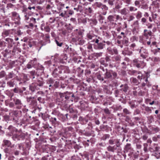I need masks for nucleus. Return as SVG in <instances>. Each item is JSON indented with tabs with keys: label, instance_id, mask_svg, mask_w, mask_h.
I'll use <instances>...</instances> for the list:
<instances>
[{
	"label": "nucleus",
	"instance_id": "obj_33",
	"mask_svg": "<svg viewBox=\"0 0 160 160\" xmlns=\"http://www.w3.org/2000/svg\"><path fill=\"white\" fill-rule=\"evenodd\" d=\"M134 8L132 7H130L129 8L130 10L131 11L134 10Z\"/></svg>",
	"mask_w": 160,
	"mask_h": 160
},
{
	"label": "nucleus",
	"instance_id": "obj_17",
	"mask_svg": "<svg viewBox=\"0 0 160 160\" xmlns=\"http://www.w3.org/2000/svg\"><path fill=\"white\" fill-rule=\"evenodd\" d=\"M123 111L126 114H129L130 113L128 110L126 108L124 109L123 110Z\"/></svg>",
	"mask_w": 160,
	"mask_h": 160
},
{
	"label": "nucleus",
	"instance_id": "obj_9",
	"mask_svg": "<svg viewBox=\"0 0 160 160\" xmlns=\"http://www.w3.org/2000/svg\"><path fill=\"white\" fill-rule=\"evenodd\" d=\"M112 75L111 72H107L105 74V78H111Z\"/></svg>",
	"mask_w": 160,
	"mask_h": 160
},
{
	"label": "nucleus",
	"instance_id": "obj_32",
	"mask_svg": "<svg viewBox=\"0 0 160 160\" xmlns=\"http://www.w3.org/2000/svg\"><path fill=\"white\" fill-rule=\"evenodd\" d=\"M139 4V2L138 1H136L135 2V4L136 6H137Z\"/></svg>",
	"mask_w": 160,
	"mask_h": 160
},
{
	"label": "nucleus",
	"instance_id": "obj_20",
	"mask_svg": "<svg viewBox=\"0 0 160 160\" xmlns=\"http://www.w3.org/2000/svg\"><path fill=\"white\" fill-rule=\"evenodd\" d=\"M12 15L13 16H17L18 17H19V15L15 12H12Z\"/></svg>",
	"mask_w": 160,
	"mask_h": 160
},
{
	"label": "nucleus",
	"instance_id": "obj_48",
	"mask_svg": "<svg viewBox=\"0 0 160 160\" xmlns=\"http://www.w3.org/2000/svg\"><path fill=\"white\" fill-rule=\"evenodd\" d=\"M17 34L18 35H20L21 34L20 30H18V31Z\"/></svg>",
	"mask_w": 160,
	"mask_h": 160
},
{
	"label": "nucleus",
	"instance_id": "obj_23",
	"mask_svg": "<svg viewBox=\"0 0 160 160\" xmlns=\"http://www.w3.org/2000/svg\"><path fill=\"white\" fill-rule=\"evenodd\" d=\"M5 74L4 72H0V78H2L4 76Z\"/></svg>",
	"mask_w": 160,
	"mask_h": 160
},
{
	"label": "nucleus",
	"instance_id": "obj_31",
	"mask_svg": "<svg viewBox=\"0 0 160 160\" xmlns=\"http://www.w3.org/2000/svg\"><path fill=\"white\" fill-rule=\"evenodd\" d=\"M31 20L32 22H33L34 23H36V19H35L34 18H32L31 19Z\"/></svg>",
	"mask_w": 160,
	"mask_h": 160
},
{
	"label": "nucleus",
	"instance_id": "obj_36",
	"mask_svg": "<svg viewBox=\"0 0 160 160\" xmlns=\"http://www.w3.org/2000/svg\"><path fill=\"white\" fill-rule=\"evenodd\" d=\"M114 141L112 140H110L109 141V143L111 144H113Z\"/></svg>",
	"mask_w": 160,
	"mask_h": 160
},
{
	"label": "nucleus",
	"instance_id": "obj_16",
	"mask_svg": "<svg viewBox=\"0 0 160 160\" xmlns=\"http://www.w3.org/2000/svg\"><path fill=\"white\" fill-rule=\"evenodd\" d=\"M142 17L141 13L140 12H138L137 15V18H140Z\"/></svg>",
	"mask_w": 160,
	"mask_h": 160
},
{
	"label": "nucleus",
	"instance_id": "obj_7",
	"mask_svg": "<svg viewBox=\"0 0 160 160\" xmlns=\"http://www.w3.org/2000/svg\"><path fill=\"white\" fill-rule=\"evenodd\" d=\"M128 10L125 8H124L120 10V12L122 15H126L128 13Z\"/></svg>",
	"mask_w": 160,
	"mask_h": 160
},
{
	"label": "nucleus",
	"instance_id": "obj_41",
	"mask_svg": "<svg viewBox=\"0 0 160 160\" xmlns=\"http://www.w3.org/2000/svg\"><path fill=\"white\" fill-rule=\"evenodd\" d=\"M142 21L143 22H145L146 21V19L144 18H143L142 19Z\"/></svg>",
	"mask_w": 160,
	"mask_h": 160
},
{
	"label": "nucleus",
	"instance_id": "obj_1",
	"mask_svg": "<svg viewBox=\"0 0 160 160\" xmlns=\"http://www.w3.org/2000/svg\"><path fill=\"white\" fill-rule=\"evenodd\" d=\"M134 65L138 68H143L146 65L143 60H141L139 59H135L133 61Z\"/></svg>",
	"mask_w": 160,
	"mask_h": 160
},
{
	"label": "nucleus",
	"instance_id": "obj_57",
	"mask_svg": "<svg viewBox=\"0 0 160 160\" xmlns=\"http://www.w3.org/2000/svg\"><path fill=\"white\" fill-rule=\"evenodd\" d=\"M116 8L117 9H118L120 8V7H119V5H117L116 7Z\"/></svg>",
	"mask_w": 160,
	"mask_h": 160
},
{
	"label": "nucleus",
	"instance_id": "obj_18",
	"mask_svg": "<svg viewBox=\"0 0 160 160\" xmlns=\"http://www.w3.org/2000/svg\"><path fill=\"white\" fill-rule=\"evenodd\" d=\"M68 93V92H64V93H60V96L61 98H62L64 97V94L65 95L67 94V93Z\"/></svg>",
	"mask_w": 160,
	"mask_h": 160
},
{
	"label": "nucleus",
	"instance_id": "obj_14",
	"mask_svg": "<svg viewBox=\"0 0 160 160\" xmlns=\"http://www.w3.org/2000/svg\"><path fill=\"white\" fill-rule=\"evenodd\" d=\"M152 60L155 62H158L160 61V59L158 57H154L152 58Z\"/></svg>",
	"mask_w": 160,
	"mask_h": 160
},
{
	"label": "nucleus",
	"instance_id": "obj_2",
	"mask_svg": "<svg viewBox=\"0 0 160 160\" xmlns=\"http://www.w3.org/2000/svg\"><path fill=\"white\" fill-rule=\"evenodd\" d=\"M133 74L135 76H137L138 78L141 81V80L143 79L144 80V78L142 74L140 72H138L135 70L132 71Z\"/></svg>",
	"mask_w": 160,
	"mask_h": 160
},
{
	"label": "nucleus",
	"instance_id": "obj_6",
	"mask_svg": "<svg viewBox=\"0 0 160 160\" xmlns=\"http://www.w3.org/2000/svg\"><path fill=\"white\" fill-rule=\"evenodd\" d=\"M3 142L4 145L7 146L8 147H10L11 145V143L8 140H4L3 141Z\"/></svg>",
	"mask_w": 160,
	"mask_h": 160
},
{
	"label": "nucleus",
	"instance_id": "obj_62",
	"mask_svg": "<svg viewBox=\"0 0 160 160\" xmlns=\"http://www.w3.org/2000/svg\"><path fill=\"white\" fill-rule=\"evenodd\" d=\"M152 27V25H150V26H148L149 28H151Z\"/></svg>",
	"mask_w": 160,
	"mask_h": 160
},
{
	"label": "nucleus",
	"instance_id": "obj_26",
	"mask_svg": "<svg viewBox=\"0 0 160 160\" xmlns=\"http://www.w3.org/2000/svg\"><path fill=\"white\" fill-rule=\"evenodd\" d=\"M87 37L88 38L90 39H92L93 36L90 34H88L87 35Z\"/></svg>",
	"mask_w": 160,
	"mask_h": 160
},
{
	"label": "nucleus",
	"instance_id": "obj_10",
	"mask_svg": "<svg viewBox=\"0 0 160 160\" xmlns=\"http://www.w3.org/2000/svg\"><path fill=\"white\" fill-rule=\"evenodd\" d=\"M19 135L17 133H14L13 134L12 138L13 140H16V139L19 140Z\"/></svg>",
	"mask_w": 160,
	"mask_h": 160
},
{
	"label": "nucleus",
	"instance_id": "obj_49",
	"mask_svg": "<svg viewBox=\"0 0 160 160\" xmlns=\"http://www.w3.org/2000/svg\"><path fill=\"white\" fill-rule=\"evenodd\" d=\"M105 112L107 113H109V110L108 109H106L105 110Z\"/></svg>",
	"mask_w": 160,
	"mask_h": 160
},
{
	"label": "nucleus",
	"instance_id": "obj_8",
	"mask_svg": "<svg viewBox=\"0 0 160 160\" xmlns=\"http://www.w3.org/2000/svg\"><path fill=\"white\" fill-rule=\"evenodd\" d=\"M14 102L16 105H18L19 107H21L22 104L20 100L18 99H16L15 100Z\"/></svg>",
	"mask_w": 160,
	"mask_h": 160
},
{
	"label": "nucleus",
	"instance_id": "obj_28",
	"mask_svg": "<svg viewBox=\"0 0 160 160\" xmlns=\"http://www.w3.org/2000/svg\"><path fill=\"white\" fill-rule=\"evenodd\" d=\"M68 93L69 94H70V93L68 92V93H67V94H65V98L67 100H68L69 98V96L67 95Z\"/></svg>",
	"mask_w": 160,
	"mask_h": 160
},
{
	"label": "nucleus",
	"instance_id": "obj_45",
	"mask_svg": "<svg viewBox=\"0 0 160 160\" xmlns=\"http://www.w3.org/2000/svg\"><path fill=\"white\" fill-rule=\"evenodd\" d=\"M83 32L82 31H80L78 32V34L80 35H81L82 34Z\"/></svg>",
	"mask_w": 160,
	"mask_h": 160
},
{
	"label": "nucleus",
	"instance_id": "obj_61",
	"mask_svg": "<svg viewBox=\"0 0 160 160\" xmlns=\"http://www.w3.org/2000/svg\"><path fill=\"white\" fill-rule=\"evenodd\" d=\"M116 17H117V19H118L119 18V16L118 15H117Z\"/></svg>",
	"mask_w": 160,
	"mask_h": 160
},
{
	"label": "nucleus",
	"instance_id": "obj_51",
	"mask_svg": "<svg viewBox=\"0 0 160 160\" xmlns=\"http://www.w3.org/2000/svg\"><path fill=\"white\" fill-rule=\"evenodd\" d=\"M130 20H133V19L134 18V17L133 16H130Z\"/></svg>",
	"mask_w": 160,
	"mask_h": 160
},
{
	"label": "nucleus",
	"instance_id": "obj_42",
	"mask_svg": "<svg viewBox=\"0 0 160 160\" xmlns=\"http://www.w3.org/2000/svg\"><path fill=\"white\" fill-rule=\"evenodd\" d=\"M151 34H152V32L150 31L147 32V34H148V35L151 36Z\"/></svg>",
	"mask_w": 160,
	"mask_h": 160
},
{
	"label": "nucleus",
	"instance_id": "obj_54",
	"mask_svg": "<svg viewBox=\"0 0 160 160\" xmlns=\"http://www.w3.org/2000/svg\"><path fill=\"white\" fill-rule=\"evenodd\" d=\"M147 44L149 45L150 44L151 42L150 41H148L147 42Z\"/></svg>",
	"mask_w": 160,
	"mask_h": 160
},
{
	"label": "nucleus",
	"instance_id": "obj_15",
	"mask_svg": "<svg viewBox=\"0 0 160 160\" xmlns=\"http://www.w3.org/2000/svg\"><path fill=\"white\" fill-rule=\"evenodd\" d=\"M145 82H143L142 83V87H144L145 86L146 84L148 82V79L147 78H146L145 79Z\"/></svg>",
	"mask_w": 160,
	"mask_h": 160
},
{
	"label": "nucleus",
	"instance_id": "obj_60",
	"mask_svg": "<svg viewBox=\"0 0 160 160\" xmlns=\"http://www.w3.org/2000/svg\"><path fill=\"white\" fill-rule=\"evenodd\" d=\"M149 20L150 22H152V20L151 17L149 18Z\"/></svg>",
	"mask_w": 160,
	"mask_h": 160
},
{
	"label": "nucleus",
	"instance_id": "obj_46",
	"mask_svg": "<svg viewBox=\"0 0 160 160\" xmlns=\"http://www.w3.org/2000/svg\"><path fill=\"white\" fill-rule=\"evenodd\" d=\"M97 5L98 7H100V6L102 5V4L100 3H97Z\"/></svg>",
	"mask_w": 160,
	"mask_h": 160
},
{
	"label": "nucleus",
	"instance_id": "obj_63",
	"mask_svg": "<svg viewBox=\"0 0 160 160\" xmlns=\"http://www.w3.org/2000/svg\"><path fill=\"white\" fill-rule=\"evenodd\" d=\"M18 38H16L15 39V40L16 41H18Z\"/></svg>",
	"mask_w": 160,
	"mask_h": 160
},
{
	"label": "nucleus",
	"instance_id": "obj_13",
	"mask_svg": "<svg viewBox=\"0 0 160 160\" xmlns=\"http://www.w3.org/2000/svg\"><path fill=\"white\" fill-rule=\"evenodd\" d=\"M98 48L100 49H102L103 48V44L102 43H100L98 44Z\"/></svg>",
	"mask_w": 160,
	"mask_h": 160
},
{
	"label": "nucleus",
	"instance_id": "obj_50",
	"mask_svg": "<svg viewBox=\"0 0 160 160\" xmlns=\"http://www.w3.org/2000/svg\"><path fill=\"white\" fill-rule=\"evenodd\" d=\"M143 138L144 139V140H146L147 139V137L146 136H143Z\"/></svg>",
	"mask_w": 160,
	"mask_h": 160
},
{
	"label": "nucleus",
	"instance_id": "obj_53",
	"mask_svg": "<svg viewBox=\"0 0 160 160\" xmlns=\"http://www.w3.org/2000/svg\"><path fill=\"white\" fill-rule=\"evenodd\" d=\"M60 15L62 16V17H64V15L63 13H61Z\"/></svg>",
	"mask_w": 160,
	"mask_h": 160
},
{
	"label": "nucleus",
	"instance_id": "obj_29",
	"mask_svg": "<svg viewBox=\"0 0 160 160\" xmlns=\"http://www.w3.org/2000/svg\"><path fill=\"white\" fill-rule=\"evenodd\" d=\"M9 32L8 31H5L4 32V34L6 36H7L9 35Z\"/></svg>",
	"mask_w": 160,
	"mask_h": 160
},
{
	"label": "nucleus",
	"instance_id": "obj_5",
	"mask_svg": "<svg viewBox=\"0 0 160 160\" xmlns=\"http://www.w3.org/2000/svg\"><path fill=\"white\" fill-rule=\"evenodd\" d=\"M120 87L122 88L121 89L124 92H126L128 89V87L127 84L122 85Z\"/></svg>",
	"mask_w": 160,
	"mask_h": 160
},
{
	"label": "nucleus",
	"instance_id": "obj_43",
	"mask_svg": "<svg viewBox=\"0 0 160 160\" xmlns=\"http://www.w3.org/2000/svg\"><path fill=\"white\" fill-rule=\"evenodd\" d=\"M19 154V152L18 151H16L15 152V154L16 155H17Z\"/></svg>",
	"mask_w": 160,
	"mask_h": 160
},
{
	"label": "nucleus",
	"instance_id": "obj_30",
	"mask_svg": "<svg viewBox=\"0 0 160 160\" xmlns=\"http://www.w3.org/2000/svg\"><path fill=\"white\" fill-rule=\"evenodd\" d=\"M112 74L113 75V76L114 77V78H116V77L117 74V73L115 72H112Z\"/></svg>",
	"mask_w": 160,
	"mask_h": 160
},
{
	"label": "nucleus",
	"instance_id": "obj_39",
	"mask_svg": "<svg viewBox=\"0 0 160 160\" xmlns=\"http://www.w3.org/2000/svg\"><path fill=\"white\" fill-rule=\"evenodd\" d=\"M108 3L110 5H113V2L112 1L110 0H109L108 1Z\"/></svg>",
	"mask_w": 160,
	"mask_h": 160
},
{
	"label": "nucleus",
	"instance_id": "obj_37",
	"mask_svg": "<svg viewBox=\"0 0 160 160\" xmlns=\"http://www.w3.org/2000/svg\"><path fill=\"white\" fill-rule=\"evenodd\" d=\"M8 84H9V85L10 86V87H12L13 86H12V82H8Z\"/></svg>",
	"mask_w": 160,
	"mask_h": 160
},
{
	"label": "nucleus",
	"instance_id": "obj_58",
	"mask_svg": "<svg viewBox=\"0 0 160 160\" xmlns=\"http://www.w3.org/2000/svg\"><path fill=\"white\" fill-rule=\"evenodd\" d=\"M2 44V42H0V47H1Z\"/></svg>",
	"mask_w": 160,
	"mask_h": 160
},
{
	"label": "nucleus",
	"instance_id": "obj_11",
	"mask_svg": "<svg viewBox=\"0 0 160 160\" xmlns=\"http://www.w3.org/2000/svg\"><path fill=\"white\" fill-rule=\"evenodd\" d=\"M30 89L33 92L35 89H38V88L36 87V86L34 84H32L30 87Z\"/></svg>",
	"mask_w": 160,
	"mask_h": 160
},
{
	"label": "nucleus",
	"instance_id": "obj_64",
	"mask_svg": "<svg viewBox=\"0 0 160 160\" xmlns=\"http://www.w3.org/2000/svg\"><path fill=\"white\" fill-rule=\"evenodd\" d=\"M16 88H15V89H14V92H16Z\"/></svg>",
	"mask_w": 160,
	"mask_h": 160
},
{
	"label": "nucleus",
	"instance_id": "obj_56",
	"mask_svg": "<svg viewBox=\"0 0 160 160\" xmlns=\"http://www.w3.org/2000/svg\"><path fill=\"white\" fill-rule=\"evenodd\" d=\"M158 110H156L155 111V113L156 114H158Z\"/></svg>",
	"mask_w": 160,
	"mask_h": 160
},
{
	"label": "nucleus",
	"instance_id": "obj_25",
	"mask_svg": "<svg viewBox=\"0 0 160 160\" xmlns=\"http://www.w3.org/2000/svg\"><path fill=\"white\" fill-rule=\"evenodd\" d=\"M97 77H98V78L100 80H101L102 81H103V78L101 77V75H98Z\"/></svg>",
	"mask_w": 160,
	"mask_h": 160
},
{
	"label": "nucleus",
	"instance_id": "obj_34",
	"mask_svg": "<svg viewBox=\"0 0 160 160\" xmlns=\"http://www.w3.org/2000/svg\"><path fill=\"white\" fill-rule=\"evenodd\" d=\"M88 48L89 49H91L92 48V45L91 44H89L88 45Z\"/></svg>",
	"mask_w": 160,
	"mask_h": 160
},
{
	"label": "nucleus",
	"instance_id": "obj_21",
	"mask_svg": "<svg viewBox=\"0 0 160 160\" xmlns=\"http://www.w3.org/2000/svg\"><path fill=\"white\" fill-rule=\"evenodd\" d=\"M108 150L111 151H113L114 150L113 148L111 146H109L108 147Z\"/></svg>",
	"mask_w": 160,
	"mask_h": 160
},
{
	"label": "nucleus",
	"instance_id": "obj_4",
	"mask_svg": "<svg viewBox=\"0 0 160 160\" xmlns=\"http://www.w3.org/2000/svg\"><path fill=\"white\" fill-rule=\"evenodd\" d=\"M130 82L136 85H138L139 83V82L136 79V78H130Z\"/></svg>",
	"mask_w": 160,
	"mask_h": 160
},
{
	"label": "nucleus",
	"instance_id": "obj_38",
	"mask_svg": "<svg viewBox=\"0 0 160 160\" xmlns=\"http://www.w3.org/2000/svg\"><path fill=\"white\" fill-rule=\"evenodd\" d=\"M88 12H89V13H91L92 12V9L91 8H88L87 9Z\"/></svg>",
	"mask_w": 160,
	"mask_h": 160
},
{
	"label": "nucleus",
	"instance_id": "obj_19",
	"mask_svg": "<svg viewBox=\"0 0 160 160\" xmlns=\"http://www.w3.org/2000/svg\"><path fill=\"white\" fill-rule=\"evenodd\" d=\"M6 41L8 42H12L13 40L12 39L10 38H7L6 39Z\"/></svg>",
	"mask_w": 160,
	"mask_h": 160
},
{
	"label": "nucleus",
	"instance_id": "obj_27",
	"mask_svg": "<svg viewBox=\"0 0 160 160\" xmlns=\"http://www.w3.org/2000/svg\"><path fill=\"white\" fill-rule=\"evenodd\" d=\"M147 31V30L146 29H145L144 31V35L145 36L148 37V34H147V32H146Z\"/></svg>",
	"mask_w": 160,
	"mask_h": 160
},
{
	"label": "nucleus",
	"instance_id": "obj_35",
	"mask_svg": "<svg viewBox=\"0 0 160 160\" xmlns=\"http://www.w3.org/2000/svg\"><path fill=\"white\" fill-rule=\"evenodd\" d=\"M32 66L30 64H28L27 65V68L28 69H30L32 68Z\"/></svg>",
	"mask_w": 160,
	"mask_h": 160
},
{
	"label": "nucleus",
	"instance_id": "obj_3",
	"mask_svg": "<svg viewBox=\"0 0 160 160\" xmlns=\"http://www.w3.org/2000/svg\"><path fill=\"white\" fill-rule=\"evenodd\" d=\"M139 52L141 53V56L143 58H146L147 54V51L145 50H144L143 48L141 49Z\"/></svg>",
	"mask_w": 160,
	"mask_h": 160
},
{
	"label": "nucleus",
	"instance_id": "obj_59",
	"mask_svg": "<svg viewBox=\"0 0 160 160\" xmlns=\"http://www.w3.org/2000/svg\"><path fill=\"white\" fill-rule=\"evenodd\" d=\"M116 59L117 60H119V57H116Z\"/></svg>",
	"mask_w": 160,
	"mask_h": 160
},
{
	"label": "nucleus",
	"instance_id": "obj_40",
	"mask_svg": "<svg viewBox=\"0 0 160 160\" xmlns=\"http://www.w3.org/2000/svg\"><path fill=\"white\" fill-rule=\"evenodd\" d=\"M35 9V7H28V9L29 10H31L32 9Z\"/></svg>",
	"mask_w": 160,
	"mask_h": 160
},
{
	"label": "nucleus",
	"instance_id": "obj_22",
	"mask_svg": "<svg viewBox=\"0 0 160 160\" xmlns=\"http://www.w3.org/2000/svg\"><path fill=\"white\" fill-rule=\"evenodd\" d=\"M102 55V52L97 53L95 54V56L97 57H100Z\"/></svg>",
	"mask_w": 160,
	"mask_h": 160
},
{
	"label": "nucleus",
	"instance_id": "obj_47",
	"mask_svg": "<svg viewBox=\"0 0 160 160\" xmlns=\"http://www.w3.org/2000/svg\"><path fill=\"white\" fill-rule=\"evenodd\" d=\"M37 84L39 86H41L42 85V82H41L40 83H37Z\"/></svg>",
	"mask_w": 160,
	"mask_h": 160
},
{
	"label": "nucleus",
	"instance_id": "obj_44",
	"mask_svg": "<svg viewBox=\"0 0 160 160\" xmlns=\"http://www.w3.org/2000/svg\"><path fill=\"white\" fill-rule=\"evenodd\" d=\"M25 19L26 20H28L29 18L28 17L27 15H25Z\"/></svg>",
	"mask_w": 160,
	"mask_h": 160
},
{
	"label": "nucleus",
	"instance_id": "obj_55",
	"mask_svg": "<svg viewBox=\"0 0 160 160\" xmlns=\"http://www.w3.org/2000/svg\"><path fill=\"white\" fill-rule=\"evenodd\" d=\"M99 42V40L98 39H97L95 41V42L97 43H98Z\"/></svg>",
	"mask_w": 160,
	"mask_h": 160
},
{
	"label": "nucleus",
	"instance_id": "obj_24",
	"mask_svg": "<svg viewBox=\"0 0 160 160\" xmlns=\"http://www.w3.org/2000/svg\"><path fill=\"white\" fill-rule=\"evenodd\" d=\"M55 42L58 46L60 47L62 46V43H59L58 41L57 40H55Z\"/></svg>",
	"mask_w": 160,
	"mask_h": 160
},
{
	"label": "nucleus",
	"instance_id": "obj_52",
	"mask_svg": "<svg viewBox=\"0 0 160 160\" xmlns=\"http://www.w3.org/2000/svg\"><path fill=\"white\" fill-rule=\"evenodd\" d=\"M154 103V101H153L152 102H150L149 104L151 105H152Z\"/></svg>",
	"mask_w": 160,
	"mask_h": 160
},
{
	"label": "nucleus",
	"instance_id": "obj_12",
	"mask_svg": "<svg viewBox=\"0 0 160 160\" xmlns=\"http://www.w3.org/2000/svg\"><path fill=\"white\" fill-rule=\"evenodd\" d=\"M108 19L110 22H113L114 21V17L112 16H109Z\"/></svg>",
	"mask_w": 160,
	"mask_h": 160
}]
</instances>
